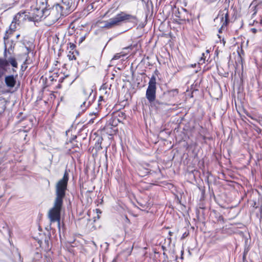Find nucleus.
Wrapping results in <instances>:
<instances>
[{"mask_svg": "<svg viewBox=\"0 0 262 262\" xmlns=\"http://www.w3.org/2000/svg\"><path fill=\"white\" fill-rule=\"evenodd\" d=\"M69 180V171L66 169L62 178L55 185V195L54 206L49 212V218L51 223L57 222L59 230L60 229L61 211L63 205V200L66 196Z\"/></svg>", "mask_w": 262, "mask_h": 262, "instance_id": "obj_1", "label": "nucleus"}, {"mask_svg": "<svg viewBox=\"0 0 262 262\" xmlns=\"http://www.w3.org/2000/svg\"><path fill=\"white\" fill-rule=\"evenodd\" d=\"M56 12L53 10H44L38 7L32 8L29 15H26L30 21H40L43 19L46 20V23L51 25L55 23H52L51 20L55 17Z\"/></svg>", "mask_w": 262, "mask_h": 262, "instance_id": "obj_2", "label": "nucleus"}, {"mask_svg": "<svg viewBox=\"0 0 262 262\" xmlns=\"http://www.w3.org/2000/svg\"><path fill=\"white\" fill-rule=\"evenodd\" d=\"M137 21L138 18L136 16L121 11L118 13L115 17L105 21L103 28L106 29H110L116 26L121 25L122 23H134Z\"/></svg>", "mask_w": 262, "mask_h": 262, "instance_id": "obj_3", "label": "nucleus"}, {"mask_svg": "<svg viewBox=\"0 0 262 262\" xmlns=\"http://www.w3.org/2000/svg\"><path fill=\"white\" fill-rule=\"evenodd\" d=\"M52 8L56 13L51 22L55 23L61 16L67 15L73 11L75 8V5L72 0H62L61 4H55Z\"/></svg>", "mask_w": 262, "mask_h": 262, "instance_id": "obj_4", "label": "nucleus"}, {"mask_svg": "<svg viewBox=\"0 0 262 262\" xmlns=\"http://www.w3.org/2000/svg\"><path fill=\"white\" fill-rule=\"evenodd\" d=\"M26 15L25 12L18 13L14 17L13 21L10 24L9 29L6 30L4 36V39L5 40L8 39L13 33L16 30V25H19L21 22L24 21L26 19Z\"/></svg>", "mask_w": 262, "mask_h": 262, "instance_id": "obj_5", "label": "nucleus"}, {"mask_svg": "<svg viewBox=\"0 0 262 262\" xmlns=\"http://www.w3.org/2000/svg\"><path fill=\"white\" fill-rule=\"evenodd\" d=\"M107 121L103 130L109 135H113L118 132V125L120 122L117 116L113 115Z\"/></svg>", "mask_w": 262, "mask_h": 262, "instance_id": "obj_6", "label": "nucleus"}, {"mask_svg": "<svg viewBox=\"0 0 262 262\" xmlns=\"http://www.w3.org/2000/svg\"><path fill=\"white\" fill-rule=\"evenodd\" d=\"M106 90L107 86L105 84H103L100 89V91H102L105 95H101L99 97L97 107L96 108L98 111L101 110L103 106L106 105V103L108 100L110 93H107Z\"/></svg>", "mask_w": 262, "mask_h": 262, "instance_id": "obj_7", "label": "nucleus"}, {"mask_svg": "<svg viewBox=\"0 0 262 262\" xmlns=\"http://www.w3.org/2000/svg\"><path fill=\"white\" fill-rule=\"evenodd\" d=\"M75 43L69 42L67 44L68 57L69 60H73L76 59V56L78 55V52L76 50V46Z\"/></svg>", "mask_w": 262, "mask_h": 262, "instance_id": "obj_8", "label": "nucleus"}, {"mask_svg": "<svg viewBox=\"0 0 262 262\" xmlns=\"http://www.w3.org/2000/svg\"><path fill=\"white\" fill-rule=\"evenodd\" d=\"M157 88L148 86L146 91V98L150 103L154 102L156 98Z\"/></svg>", "mask_w": 262, "mask_h": 262, "instance_id": "obj_9", "label": "nucleus"}, {"mask_svg": "<svg viewBox=\"0 0 262 262\" xmlns=\"http://www.w3.org/2000/svg\"><path fill=\"white\" fill-rule=\"evenodd\" d=\"M176 16L180 21L179 24L183 23L186 21L189 22V13L186 9H183L182 11H178Z\"/></svg>", "mask_w": 262, "mask_h": 262, "instance_id": "obj_10", "label": "nucleus"}, {"mask_svg": "<svg viewBox=\"0 0 262 262\" xmlns=\"http://www.w3.org/2000/svg\"><path fill=\"white\" fill-rule=\"evenodd\" d=\"M220 15L222 16V28H224L228 26L229 23V15L228 9L225 8L224 10L220 11Z\"/></svg>", "mask_w": 262, "mask_h": 262, "instance_id": "obj_11", "label": "nucleus"}, {"mask_svg": "<svg viewBox=\"0 0 262 262\" xmlns=\"http://www.w3.org/2000/svg\"><path fill=\"white\" fill-rule=\"evenodd\" d=\"M8 66L9 62L8 60L5 58L0 57V79L7 71Z\"/></svg>", "mask_w": 262, "mask_h": 262, "instance_id": "obj_12", "label": "nucleus"}, {"mask_svg": "<svg viewBox=\"0 0 262 262\" xmlns=\"http://www.w3.org/2000/svg\"><path fill=\"white\" fill-rule=\"evenodd\" d=\"M50 236H45L43 242L41 239H38L37 243L39 245V247L44 249L45 251H49L50 250L49 244Z\"/></svg>", "mask_w": 262, "mask_h": 262, "instance_id": "obj_13", "label": "nucleus"}, {"mask_svg": "<svg viewBox=\"0 0 262 262\" xmlns=\"http://www.w3.org/2000/svg\"><path fill=\"white\" fill-rule=\"evenodd\" d=\"M58 77L57 72L52 73L51 75H49L48 78H46L45 86L48 87L53 84L54 82L57 81V78Z\"/></svg>", "mask_w": 262, "mask_h": 262, "instance_id": "obj_14", "label": "nucleus"}, {"mask_svg": "<svg viewBox=\"0 0 262 262\" xmlns=\"http://www.w3.org/2000/svg\"><path fill=\"white\" fill-rule=\"evenodd\" d=\"M5 82L7 87L12 88L15 85L16 80L13 75H8L5 77Z\"/></svg>", "mask_w": 262, "mask_h": 262, "instance_id": "obj_15", "label": "nucleus"}, {"mask_svg": "<svg viewBox=\"0 0 262 262\" xmlns=\"http://www.w3.org/2000/svg\"><path fill=\"white\" fill-rule=\"evenodd\" d=\"M210 57L209 51V50H206L205 53H203L202 54V56L200 58L198 61V64L199 65H202L205 63V61L206 60V58Z\"/></svg>", "mask_w": 262, "mask_h": 262, "instance_id": "obj_16", "label": "nucleus"}, {"mask_svg": "<svg viewBox=\"0 0 262 262\" xmlns=\"http://www.w3.org/2000/svg\"><path fill=\"white\" fill-rule=\"evenodd\" d=\"M93 92V90L90 88H83L82 89V94L84 99H89Z\"/></svg>", "mask_w": 262, "mask_h": 262, "instance_id": "obj_17", "label": "nucleus"}, {"mask_svg": "<svg viewBox=\"0 0 262 262\" xmlns=\"http://www.w3.org/2000/svg\"><path fill=\"white\" fill-rule=\"evenodd\" d=\"M32 62H33L32 60L31 59H30L29 56L28 55L26 60H25V61L23 62V63L22 64V65L21 66V70L23 71H26L27 70V69L28 68V66L29 64H32Z\"/></svg>", "mask_w": 262, "mask_h": 262, "instance_id": "obj_18", "label": "nucleus"}, {"mask_svg": "<svg viewBox=\"0 0 262 262\" xmlns=\"http://www.w3.org/2000/svg\"><path fill=\"white\" fill-rule=\"evenodd\" d=\"M7 101L3 97H0V115L3 114L6 108Z\"/></svg>", "mask_w": 262, "mask_h": 262, "instance_id": "obj_19", "label": "nucleus"}, {"mask_svg": "<svg viewBox=\"0 0 262 262\" xmlns=\"http://www.w3.org/2000/svg\"><path fill=\"white\" fill-rule=\"evenodd\" d=\"M47 0H36V7H38L44 10H50V9H47Z\"/></svg>", "mask_w": 262, "mask_h": 262, "instance_id": "obj_20", "label": "nucleus"}, {"mask_svg": "<svg viewBox=\"0 0 262 262\" xmlns=\"http://www.w3.org/2000/svg\"><path fill=\"white\" fill-rule=\"evenodd\" d=\"M91 101L89 99H84V101L80 105L81 109L82 111H85L91 105Z\"/></svg>", "mask_w": 262, "mask_h": 262, "instance_id": "obj_21", "label": "nucleus"}, {"mask_svg": "<svg viewBox=\"0 0 262 262\" xmlns=\"http://www.w3.org/2000/svg\"><path fill=\"white\" fill-rule=\"evenodd\" d=\"M102 139H99L95 143L93 148L96 150V152L100 151L102 149L101 146L102 144Z\"/></svg>", "mask_w": 262, "mask_h": 262, "instance_id": "obj_22", "label": "nucleus"}, {"mask_svg": "<svg viewBox=\"0 0 262 262\" xmlns=\"http://www.w3.org/2000/svg\"><path fill=\"white\" fill-rule=\"evenodd\" d=\"M148 86L157 88L156 77L155 75H152L150 78Z\"/></svg>", "mask_w": 262, "mask_h": 262, "instance_id": "obj_23", "label": "nucleus"}, {"mask_svg": "<svg viewBox=\"0 0 262 262\" xmlns=\"http://www.w3.org/2000/svg\"><path fill=\"white\" fill-rule=\"evenodd\" d=\"M215 217L216 219V223H221L222 224L225 223V219L222 214L216 213V212H215Z\"/></svg>", "mask_w": 262, "mask_h": 262, "instance_id": "obj_24", "label": "nucleus"}, {"mask_svg": "<svg viewBox=\"0 0 262 262\" xmlns=\"http://www.w3.org/2000/svg\"><path fill=\"white\" fill-rule=\"evenodd\" d=\"M90 116H91L92 117L89 120L88 122V124H91L94 122L95 119L98 116V111L97 112L90 113Z\"/></svg>", "mask_w": 262, "mask_h": 262, "instance_id": "obj_25", "label": "nucleus"}, {"mask_svg": "<svg viewBox=\"0 0 262 262\" xmlns=\"http://www.w3.org/2000/svg\"><path fill=\"white\" fill-rule=\"evenodd\" d=\"M128 53V52L127 53H126V52H124V51H122L120 53H116L114 56V57H113L112 59L113 60H117V59H118L119 58H120L121 57H124L125 56V55H126Z\"/></svg>", "mask_w": 262, "mask_h": 262, "instance_id": "obj_26", "label": "nucleus"}, {"mask_svg": "<svg viewBox=\"0 0 262 262\" xmlns=\"http://www.w3.org/2000/svg\"><path fill=\"white\" fill-rule=\"evenodd\" d=\"M9 62V64H11V65L14 68H17V62L16 59L14 57H10L8 60Z\"/></svg>", "mask_w": 262, "mask_h": 262, "instance_id": "obj_27", "label": "nucleus"}, {"mask_svg": "<svg viewBox=\"0 0 262 262\" xmlns=\"http://www.w3.org/2000/svg\"><path fill=\"white\" fill-rule=\"evenodd\" d=\"M56 98V97L54 94V92H52L50 93L49 97L47 99V101H49L50 103H53Z\"/></svg>", "mask_w": 262, "mask_h": 262, "instance_id": "obj_28", "label": "nucleus"}, {"mask_svg": "<svg viewBox=\"0 0 262 262\" xmlns=\"http://www.w3.org/2000/svg\"><path fill=\"white\" fill-rule=\"evenodd\" d=\"M60 67V62L58 60H56L53 63V70H59Z\"/></svg>", "mask_w": 262, "mask_h": 262, "instance_id": "obj_29", "label": "nucleus"}, {"mask_svg": "<svg viewBox=\"0 0 262 262\" xmlns=\"http://www.w3.org/2000/svg\"><path fill=\"white\" fill-rule=\"evenodd\" d=\"M67 77H62V78H60V79L59 80V83H58L56 86V89H60L62 88V85L60 83H62L63 82V81L64 80H66L67 79Z\"/></svg>", "mask_w": 262, "mask_h": 262, "instance_id": "obj_30", "label": "nucleus"}, {"mask_svg": "<svg viewBox=\"0 0 262 262\" xmlns=\"http://www.w3.org/2000/svg\"><path fill=\"white\" fill-rule=\"evenodd\" d=\"M169 93H172L173 96L177 95L179 94V90L177 89H172L169 91Z\"/></svg>", "mask_w": 262, "mask_h": 262, "instance_id": "obj_31", "label": "nucleus"}, {"mask_svg": "<svg viewBox=\"0 0 262 262\" xmlns=\"http://www.w3.org/2000/svg\"><path fill=\"white\" fill-rule=\"evenodd\" d=\"M134 46H133L132 45H130V46H128L126 47H125V48H123V50H133V48H134Z\"/></svg>", "mask_w": 262, "mask_h": 262, "instance_id": "obj_32", "label": "nucleus"}, {"mask_svg": "<svg viewBox=\"0 0 262 262\" xmlns=\"http://www.w3.org/2000/svg\"><path fill=\"white\" fill-rule=\"evenodd\" d=\"M238 55L241 57V54L244 55V52L242 48H241L240 52L238 51Z\"/></svg>", "mask_w": 262, "mask_h": 262, "instance_id": "obj_33", "label": "nucleus"}, {"mask_svg": "<svg viewBox=\"0 0 262 262\" xmlns=\"http://www.w3.org/2000/svg\"><path fill=\"white\" fill-rule=\"evenodd\" d=\"M251 31L254 33V34H255L256 32H257V29L253 28H251Z\"/></svg>", "mask_w": 262, "mask_h": 262, "instance_id": "obj_34", "label": "nucleus"}, {"mask_svg": "<svg viewBox=\"0 0 262 262\" xmlns=\"http://www.w3.org/2000/svg\"><path fill=\"white\" fill-rule=\"evenodd\" d=\"M154 74H155V76H156H156H158V74H159V71H158V70L157 69H156V70H155V72H154Z\"/></svg>", "mask_w": 262, "mask_h": 262, "instance_id": "obj_35", "label": "nucleus"}, {"mask_svg": "<svg viewBox=\"0 0 262 262\" xmlns=\"http://www.w3.org/2000/svg\"><path fill=\"white\" fill-rule=\"evenodd\" d=\"M125 219H126L127 222H128V223H130V220L128 219L127 216H125Z\"/></svg>", "mask_w": 262, "mask_h": 262, "instance_id": "obj_36", "label": "nucleus"}, {"mask_svg": "<svg viewBox=\"0 0 262 262\" xmlns=\"http://www.w3.org/2000/svg\"><path fill=\"white\" fill-rule=\"evenodd\" d=\"M168 234H169V235H170V236H172V234H173V232H171V231H169Z\"/></svg>", "mask_w": 262, "mask_h": 262, "instance_id": "obj_37", "label": "nucleus"}, {"mask_svg": "<svg viewBox=\"0 0 262 262\" xmlns=\"http://www.w3.org/2000/svg\"><path fill=\"white\" fill-rule=\"evenodd\" d=\"M223 29V28H222V27H221V28L220 29V30H219V32L220 33H221V32H222V30Z\"/></svg>", "mask_w": 262, "mask_h": 262, "instance_id": "obj_38", "label": "nucleus"}, {"mask_svg": "<svg viewBox=\"0 0 262 262\" xmlns=\"http://www.w3.org/2000/svg\"><path fill=\"white\" fill-rule=\"evenodd\" d=\"M247 116L251 118V119H253V117H252L250 115H249L248 114H247Z\"/></svg>", "mask_w": 262, "mask_h": 262, "instance_id": "obj_39", "label": "nucleus"}, {"mask_svg": "<svg viewBox=\"0 0 262 262\" xmlns=\"http://www.w3.org/2000/svg\"><path fill=\"white\" fill-rule=\"evenodd\" d=\"M96 210L97 211V212L100 211L99 209H97Z\"/></svg>", "mask_w": 262, "mask_h": 262, "instance_id": "obj_40", "label": "nucleus"}, {"mask_svg": "<svg viewBox=\"0 0 262 262\" xmlns=\"http://www.w3.org/2000/svg\"><path fill=\"white\" fill-rule=\"evenodd\" d=\"M87 192L90 193V192H91L92 191H88Z\"/></svg>", "mask_w": 262, "mask_h": 262, "instance_id": "obj_41", "label": "nucleus"}, {"mask_svg": "<svg viewBox=\"0 0 262 262\" xmlns=\"http://www.w3.org/2000/svg\"><path fill=\"white\" fill-rule=\"evenodd\" d=\"M194 66H195V64L192 65V67H194Z\"/></svg>", "mask_w": 262, "mask_h": 262, "instance_id": "obj_42", "label": "nucleus"}, {"mask_svg": "<svg viewBox=\"0 0 262 262\" xmlns=\"http://www.w3.org/2000/svg\"><path fill=\"white\" fill-rule=\"evenodd\" d=\"M194 66H195V64L192 65V67H194Z\"/></svg>", "mask_w": 262, "mask_h": 262, "instance_id": "obj_43", "label": "nucleus"}, {"mask_svg": "<svg viewBox=\"0 0 262 262\" xmlns=\"http://www.w3.org/2000/svg\"><path fill=\"white\" fill-rule=\"evenodd\" d=\"M194 66H195V64L192 65V67H194Z\"/></svg>", "mask_w": 262, "mask_h": 262, "instance_id": "obj_44", "label": "nucleus"}]
</instances>
